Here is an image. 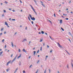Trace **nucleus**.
I'll return each instance as SVG.
<instances>
[{
  "label": "nucleus",
  "instance_id": "obj_39",
  "mask_svg": "<svg viewBox=\"0 0 73 73\" xmlns=\"http://www.w3.org/2000/svg\"><path fill=\"white\" fill-rule=\"evenodd\" d=\"M31 7V8H32V9L33 8V7L32 6L30 5Z\"/></svg>",
  "mask_w": 73,
  "mask_h": 73
},
{
  "label": "nucleus",
  "instance_id": "obj_45",
  "mask_svg": "<svg viewBox=\"0 0 73 73\" xmlns=\"http://www.w3.org/2000/svg\"><path fill=\"white\" fill-rule=\"evenodd\" d=\"M42 5L43 6V7H44V4H43V3H42Z\"/></svg>",
  "mask_w": 73,
  "mask_h": 73
},
{
  "label": "nucleus",
  "instance_id": "obj_1",
  "mask_svg": "<svg viewBox=\"0 0 73 73\" xmlns=\"http://www.w3.org/2000/svg\"><path fill=\"white\" fill-rule=\"evenodd\" d=\"M29 16L30 17L31 19L32 20L34 21L36 20V19L34 17H32V16L31 15V14H29Z\"/></svg>",
  "mask_w": 73,
  "mask_h": 73
},
{
  "label": "nucleus",
  "instance_id": "obj_46",
  "mask_svg": "<svg viewBox=\"0 0 73 73\" xmlns=\"http://www.w3.org/2000/svg\"><path fill=\"white\" fill-rule=\"evenodd\" d=\"M52 52H53V51H52V50H50V53H51Z\"/></svg>",
  "mask_w": 73,
  "mask_h": 73
},
{
  "label": "nucleus",
  "instance_id": "obj_3",
  "mask_svg": "<svg viewBox=\"0 0 73 73\" xmlns=\"http://www.w3.org/2000/svg\"><path fill=\"white\" fill-rule=\"evenodd\" d=\"M11 60H10L7 63V65H8V64H9V63H10V62H11Z\"/></svg>",
  "mask_w": 73,
  "mask_h": 73
},
{
  "label": "nucleus",
  "instance_id": "obj_29",
  "mask_svg": "<svg viewBox=\"0 0 73 73\" xmlns=\"http://www.w3.org/2000/svg\"><path fill=\"white\" fill-rule=\"evenodd\" d=\"M37 53H39V50H38L37 51Z\"/></svg>",
  "mask_w": 73,
  "mask_h": 73
},
{
  "label": "nucleus",
  "instance_id": "obj_61",
  "mask_svg": "<svg viewBox=\"0 0 73 73\" xmlns=\"http://www.w3.org/2000/svg\"><path fill=\"white\" fill-rule=\"evenodd\" d=\"M45 46V43H43V46Z\"/></svg>",
  "mask_w": 73,
  "mask_h": 73
},
{
  "label": "nucleus",
  "instance_id": "obj_7",
  "mask_svg": "<svg viewBox=\"0 0 73 73\" xmlns=\"http://www.w3.org/2000/svg\"><path fill=\"white\" fill-rule=\"evenodd\" d=\"M62 20H60V24H62Z\"/></svg>",
  "mask_w": 73,
  "mask_h": 73
},
{
  "label": "nucleus",
  "instance_id": "obj_21",
  "mask_svg": "<svg viewBox=\"0 0 73 73\" xmlns=\"http://www.w3.org/2000/svg\"><path fill=\"white\" fill-rule=\"evenodd\" d=\"M2 35H3V33H1L0 34V36H1Z\"/></svg>",
  "mask_w": 73,
  "mask_h": 73
},
{
  "label": "nucleus",
  "instance_id": "obj_5",
  "mask_svg": "<svg viewBox=\"0 0 73 73\" xmlns=\"http://www.w3.org/2000/svg\"><path fill=\"white\" fill-rule=\"evenodd\" d=\"M3 51L0 52V56H1V55L3 54Z\"/></svg>",
  "mask_w": 73,
  "mask_h": 73
},
{
  "label": "nucleus",
  "instance_id": "obj_30",
  "mask_svg": "<svg viewBox=\"0 0 73 73\" xmlns=\"http://www.w3.org/2000/svg\"><path fill=\"white\" fill-rule=\"evenodd\" d=\"M8 71H9V70L7 69L6 70V71L7 72H8Z\"/></svg>",
  "mask_w": 73,
  "mask_h": 73
},
{
  "label": "nucleus",
  "instance_id": "obj_32",
  "mask_svg": "<svg viewBox=\"0 0 73 73\" xmlns=\"http://www.w3.org/2000/svg\"><path fill=\"white\" fill-rule=\"evenodd\" d=\"M2 17H3L4 16V14H2Z\"/></svg>",
  "mask_w": 73,
  "mask_h": 73
},
{
  "label": "nucleus",
  "instance_id": "obj_27",
  "mask_svg": "<svg viewBox=\"0 0 73 73\" xmlns=\"http://www.w3.org/2000/svg\"><path fill=\"white\" fill-rule=\"evenodd\" d=\"M72 62H73V60H71V65H72V63L73 64V63H72Z\"/></svg>",
  "mask_w": 73,
  "mask_h": 73
},
{
  "label": "nucleus",
  "instance_id": "obj_10",
  "mask_svg": "<svg viewBox=\"0 0 73 73\" xmlns=\"http://www.w3.org/2000/svg\"><path fill=\"white\" fill-rule=\"evenodd\" d=\"M23 52H26V53H27V51L25 49H23Z\"/></svg>",
  "mask_w": 73,
  "mask_h": 73
},
{
  "label": "nucleus",
  "instance_id": "obj_15",
  "mask_svg": "<svg viewBox=\"0 0 73 73\" xmlns=\"http://www.w3.org/2000/svg\"><path fill=\"white\" fill-rule=\"evenodd\" d=\"M34 2H35L36 5H37V3L36 2V1H35V0H34Z\"/></svg>",
  "mask_w": 73,
  "mask_h": 73
},
{
  "label": "nucleus",
  "instance_id": "obj_51",
  "mask_svg": "<svg viewBox=\"0 0 73 73\" xmlns=\"http://www.w3.org/2000/svg\"><path fill=\"white\" fill-rule=\"evenodd\" d=\"M27 27H26L25 30H27Z\"/></svg>",
  "mask_w": 73,
  "mask_h": 73
},
{
  "label": "nucleus",
  "instance_id": "obj_20",
  "mask_svg": "<svg viewBox=\"0 0 73 73\" xmlns=\"http://www.w3.org/2000/svg\"><path fill=\"white\" fill-rule=\"evenodd\" d=\"M61 28L63 31H64V30L62 28V27H61Z\"/></svg>",
  "mask_w": 73,
  "mask_h": 73
},
{
  "label": "nucleus",
  "instance_id": "obj_24",
  "mask_svg": "<svg viewBox=\"0 0 73 73\" xmlns=\"http://www.w3.org/2000/svg\"><path fill=\"white\" fill-rule=\"evenodd\" d=\"M42 46H41L40 47V50H41V51L42 50Z\"/></svg>",
  "mask_w": 73,
  "mask_h": 73
},
{
  "label": "nucleus",
  "instance_id": "obj_35",
  "mask_svg": "<svg viewBox=\"0 0 73 73\" xmlns=\"http://www.w3.org/2000/svg\"><path fill=\"white\" fill-rule=\"evenodd\" d=\"M19 52H21V50H20V49H19Z\"/></svg>",
  "mask_w": 73,
  "mask_h": 73
},
{
  "label": "nucleus",
  "instance_id": "obj_2",
  "mask_svg": "<svg viewBox=\"0 0 73 73\" xmlns=\"http://www.w3.org/2000/svg\"><path fill=\"white\" fill-rule=\"evenodd\" d=\"M18 56V55H16L15 58L11 61V64L13 63V62H14V61H15V60H16V58Z\"/></svg>",
  "mask_w": 73,
  "mask_h": 73
},
{
  "label": "nucleus",
  "instance_id": "obj_55",
  "mask_svg": "<svg viewBox=\"0 0 73 73\" xmlns=\"http://www.w3.org/2000/svg\"><path fill=\"white\" fill-rule=\"evenodd\" d=\"M12 11H13L14 12H15V11L14 10H13Z\"/></svg>",
  "mask_w": 73,
  "mask_h": 73
},
{
  "label": "nucleus",
  "instance_id": "obj_12",
  "mask_svg": "<svg viewBox=\"0 0 73 73\" xmlns=\"http://www.w3.org/2000/svg\"><path fill=\"white\" fill-rule=\"evenodd\" d=\"M67 66V68H68V69H69V65L68 64H67L66 66Z\"/></svg>",
  "mask_w": 73,
  "mask_h": 73
},
{
  "label": "nucleus",
  "instance_id": "obj_41",
  "mask_svg": "<svg viewBox=\"0 0 73 73\" xmlns=\"http://www.w3.org/2000/svg\"><path fill=\"white\" fill-rule=\"evenodd\" d=\"M47 48H49V46H48V45H47Z\"/></svg>",
  "mask_w": 73,
  "mask_h": 73
},
{
  "label": "nucleus",
  "instance_id": "obj_48",
  "mask_svg": "<svg viewBox=\"0 0 73 73\" xmlns=\"http://www.w3.org/2000/svg\"><path fill=\"white\" fill-rule=\"evenodd\" d=\"M68 40L70 41V42H71V40H70V39H69Z\"/></svg>",
  "mask_w": 73,
  "mask_h": 73
},
{
  "label": "nucleus",
  "instance_id": "obj_40",
  "mask_svg": "<svg viewBox=\"0 0 73 73\" xmlns=\"http://www.w3.org/2000/svg\"><path fill=\"white\" fill-rule=\"evenodd\" d=\"M13 54H11V57H12V56H13Z\"/></svg>",
  "mask_w": 73,
  "mask_h": 73
},
{
  "label": "nucleus",
  "instance_id": "obj_59",
  "mask_svg": "<svg viewBox=\"0 0 73 73\" xmlns=\"http://www.w3.org/2000/svg\"><path fill=\"white\" fill-rule=\"evenodd\" d=\"M17 34V32H15V35H16Z\"/></svg>",
  "mask_w": 73,
  "mask_h": 73
},
{
  "label": "nucleus",
  "instance_id": "obj_60",
  "mask_svg": "<svg viewBox=\"0 0 73 73\" xmlns=\"http://www.w3.org/2000/svg\"><path fill=\"white\" fill-rule=\"evenodd\" d=\"M18 70V69L17 68V69H16L15 70L17 71V70Z\"/></svg>",
  "mask_w": 73,
  "mask_h": 73
},
{
  "label": "nucleus",
  "instance_id": "obj_56",
  "mask_svg": "<svg viewBox=\"0 0 73 73\" xmlns=\"http://www.w3.org/2000/svg\"><path fill=\"white\" fill-rule=\"evenodd\" d=\"M16 72H17L16 70H15V71H14V73H15Z\"/></svg>",
  "mask_w": 73,
  "mask_h": 73
},
{
  "label": "nucleus",
  "instance_id": "obj_17",
  "mask_svg": "<svg viewBox=\"0 0 73 73\" xmlns=\"http://www.w3.org/2000/svg\"><path fill=\"white\" fill-rule=\"evenodd\" d=\"M21 64V62H19V66H20Z\"/></svg>",
  "mask_w": 73,
  "mask_h": 73
},
{
  "label": "nucleus",
  "instance_id": "obj_62",
  "mask_svg": "<svg viewBox=\"0 0 73 73\" xmlns=\"http://www.w3.org/2000/svg\"><path fill=\"white\" fill-rule=\"evenodd\" d=\"M32 65H31L30 66V68H31V67H32Z\"/></svg>",
  "mask_w": 73,
  "mask_h": 73
},
{
  "label": "nucleus",
  "instance_id": "obj_36",
  "mask_svg": "<svg viewBox=\"0 0 73 73\" xmlns=\"http://www.w3.org/2000/svg\"><path fill=\"white\" fill-rule=\"evenodd\" d=\"M57 44H58V45H59V46H60V44H59V43L58 42Z\"/></svg>",
  "mask_w": 73,
  "mask_h": 73
},
{
  "label": "nucleus",
  "instance_id": "obj_4",
  "mask_svg": "<svg viewBox=\"0 0 73 73\" xmlns=\"http://www.w3.org/2000/svg\"><path fill=\"white\" fill-rule=\"evenodd\" d=\"M21 54H20L19 56L18 57L17 59H19V58L21 57Z\"/></svg>",
  "mask_w": 73,
  "mask_h": 73
},
{
  "label": "nucleus",
  "instance_id": "obj_49",
  "mask_svg": "<svg viewBox=\"0 0 73 73\" xmlns=\"http://www.w3.org/2000/svg\"><path fill=\"white\" fill-rule=\"evenodd\" d=\"M4 29L3 28H2L1 29V31H3Z\"/></svg>",
  "mask_w": 73,
  "mask_h": 73
},
{
  "label": "nucleus",
  "instance_id": "obj_9",
  "mask_svg": "<svg viewBox=\"0 0 73 73\" xmlns=\"http://www.w3.org/2000/svg\"><path fill=\"white\" fill-rule=\"evenodd\" d=\"M27 41V39L26 38L24 39L22 41V42H24V41Z\"/></svg>",
  "mask_w": 73,
  "mask_h": 73
},
{
  "label": "nucleus",
  "instance_id": "obj_44",
  "mask_svg": "<svg viewBox=\"0 0 73 73\" xmlns=\"http://www.w3.org/2000/svg\"><path fill=\"white\" fill-rule=\"evenodd\" d=\"M4 40H5L4 39H3L2 40V42H4Z\"/></svg>",
  "mask_w": 73,
  "mask_h": 73
},
{
  "label": "nucleus",
  "instance_id": "obj_57",
  "mask_svg": "<svg viewBox=\"0 0 73 73\" xmlns=\"http://www.w3.org/2000/svg\"><path fill=\"white\" fill-rule=\"evenodd\" d=\"M31 56H30L29 57V58H31Z\"/></svg>",
  "mask_w": 73,
  "mask_h": 73
},
{
  "label": "nucleus",
  "instance_id": "obj_50",
  "mask_svg": "<svg viewBox=\"0 0 73 73\" xmlns=\"http://www.w3.org/2000/svg\"><path fill=\"white\" fill-rule=\"evenodd\" d=\"M7 27H8V28H9V26H8V25H7Z\"/></svg>",
  "mask_w": 73,
  "mask_h": 73
},
{
  "label": "nucleus",
  "instance_id": "obj_64",
  "mask_svg": "<svg viewBox=\"0 0 73 73\" xmlns=\"http://www.w3.org/2000/svg\"><path fill=\"white\" fill-rule=\"evenodd\" d=\"M58 73H60V72H59V71H58Z\"/></svg>",
  "mask_w": 73,
  "mask_h": 73
},
{
  "label": "nucleus",
  "instance_id": "obj_53",
  "mask_svg": "<svg viewBox=\"0 0 73 73\" xmlns=\"http://www.w3.org/2000/svg\"><path fill=\"white\" fill-rule=\"evenodd\" d=\"M45 35H48V34L46 33H45Z\"/></svg>",
  "mask_w": 73,
  "mask_h": 73
},
{
  "label": "nucleus",
  "instance_id": "obj_6",
  "mask_svg": "<svg viewBox=\"0 0 73 73\" xmlns=\"http://www.w3.org/2000/svg\"><path fill=\"white\" fill-rule=\"evenodd\" d=\"M11 44L12 46H13V47H14V45H13V42H11Z\"/></svg>",
  "mask_w": 73,
  "mask_h": 73
},
{
  "label": "nucleus",
  "instance_id": "obj_31",
  "mask_svg": "<svg viewBox=\"0 0 73 73\" xmlns=\"http://www.w3.org/2000/svg\"><path fill=\"white\" fill-rule=\"evenodd\" d=\"M23 73H25V70H23Z\"/></svg>",
  "mask_w": 73,
  "mask_h": 73
},
{
  "label": "nucleus",
  "instance_id": "obj_33",
  "mask_svg": "<svg viewBox=\"0 0 73 73\" xmlns=\"http://www.w3.org/2000/svg\"><path fill=\"white\" fill-rule=\"evenodd\" d=\"M12 20H13V21H15V19H12Z\"/></svg>",
  "mask_w": 73,
  "mask_h": 73
},
{
  "label": "nucleus",
  "instance_id": "obj_28",
  "mask_svg": "<svg viewBox=\"0 0 73 73\" xmlns=\"http://www.w3.org/2000/svg\"><path fill=\"white\" fill-rule=\"evenodd\" d=\"M42 39H40V42H42Z\"/></svg>",
  "mask_w": 73,
  "mask_h": 73
},
{
  "label": "nucleus",
  "instance_id": "obj_23",
  "mask_svg": "<svg viewBox=\"0 0 73 73\" xmlns=\"http://www.w3.org/2000/svg\"><path fill=\"white\" fill-rule=\"evenodd\" d=\"M6 47H7V45H5V49L6 48Z\"/></svg>",
  "mask_w": 73,
  "mask_h": 73
},
{
  "label": "nucleus",
  "instance_id": "obj_8",
  "mask_svg": "<svg viewBox=\"0 0 73 73\" xmlns=\"http://www.w3.org/2000/svg\"><path fill=\"white\" fill-rule=\"evenodd\" d=\"M5 25H8V24L7 23V22H5Z\"/></svg>",
  "mask_w": 73,
  "mask_h": 73
},
{
  "label": "nucleus",
  "instance_id": "obj_54",
  "mask_svg": "<svg viewBox=\"0 0 73 73\" xmlns=\"http://www.w3.org/2000/svg\"><path fill=\"white\" fill-rule=\"evenodd\" d=\"M20 1L21 3H22V1L21 0H20Z\"/></svg>",
  "mask_w": 73,
  "mask_h": 73
},
{
  "label": "nucleus",
  "instance_id": "obj_52",
  "mask_svg": "<svg viewBox=\"0 0 73 73\" xmlns=\"http://www.w3.org/2000/svg\"><path fill=\"white\" fill-rule=\"evenodd\" d=\"M51 40H54V39L52 38H51Z\"/></svg>",
  "mask_w": 73,
  "mask_h": 73
},
{
  "label": "nucleus",
  "instance_id": "obj_63",
  "mask_svg": "<svg viewBox=\"0 0 73 73\" xmlns=\"http://www.w3.org/2000/svg\"><path fill=\"white\" fill-rule=\"evenodd\" d=\"M11 18H10L9 19V21H11Z\"/></svg>",
  "mask_w": 73,
  "mask_h": 73
},
{
  "label": "nucleus",
  "instance_id": "obj_26",
  "mask_svg": "<svg viewBox=\"0 0 73 73\" xmlns=\"http://www.w3.org/2000/svg\"><path fill=\"white\" fill-rule=\"evenodd\" d=\"M66 20H69V18H66L65 19Z\"/></svg>",
  "mask_w": 73,
  "mask_h": 73
},
{
  "label": "nucleus",
  "instance_id": "obj_47",
  "mask_svg": "<svg viewBox=\"0 0 73 73\" xmlns=\"http://www.w3.org/2000/svg\"><path fill=\"white\" fill-rule=\"evenodd\" d=\"M68 54H69V55H70V54L68 52L67 53Z\"/></svg>",
  "mask_w": 73,
  "mask_h": 73
},
{
  "label": "nucleus",
  "instance_id": "obj_37",
  "mask_svg": "<svg viewBox=\"0 0 73 73\" xmlns=\"http://www.w3.org/2000/svg\"><path fill=\"white\" fill-rule=\"evenodd\" d=\"M32 9H33V11H34V12L35 11V9H34V8H33Z\"/></svg>",
  "mask_w": 73,
  "mask_h": 73
},
{
  "label": "nucleus",
  "instance_id": "obj_43",
  "mask_svg": "<svg viewBox=\"0 0 73 73\" xmlns=\"http://www.w3.org/2000/svg\"><path fill=\"white\" fill-rule=\"evenodd\" d=\"M3 12H6V11H5V10H3Z\"/></svg>",
  "mask_w": 73,
  "mask_h": 73
},
{
  "label": "nucleus",
  "instance_id": "obj_22",
  "mask_svg": "<svg viewBox=\"0 0 73 73\" xmlns=\"http://www.w3.org/2000/svg\"><path fill=\"white\" fill-rule=\"evenodd\" d=\"M34 12L35 13L36 15H37V12H36L35 11H34Z\"/></svg>",
  "mask_w": 73,
  "mask_h": 73
},
{
  "label": "nucleus",
  "instance_id": "obj_42",
  "mask_svg": "<svg viewBox=\"0 0 73 73\" xmlns=\"http://www.w3.org/2000/svg\"><path fill=\"white\" fill-rule=\"evenodd\" d=\"M48 70H49V73H50V72H51L50 70V69H49Z\"/></svg>",
  "mask_w": 73,
  "mask_h": 73
},
{
  "label": "nucleus",
  "instance_id": "obj_16",
  "mask_svg": "<svg viewBox=\"0 0 73 73\" xmlns=\"http://www.w3.org/2000/svg\"><path fill=\"white\" fill-rule=\"evenodd\" d=\"M48 20V22H49V23H51V24L52 22H51V21L49 20Z\"/></svg>",
  "mask_w": 73,
  "mask_h": 73
},
{
  "label": "nucleus",
  "instance_id": "obj_19",
  "mask_svg": "<svg viewBox=\"0 0 73 73\" xmlns=\"http://www.w3.org/2000/svg\"><path fill=\"white\" fill-rule=\"evenodd\" d=\"M29 20V21H31V19H30V17H28Z\"/></svg>",
  "mask_w": 73,
  "mask_h": 73
},
{
  "label": "nucleus",
  "instance_id": "obj_11",
  "mask_svg": "<svg viewBox=\"0 0 73 73\" xmlns=\"http://www.w3.org/2000/svg\"><path fill=\"white\" fill-rule=\"evenodd\" d=\"M36 51H34V56H35V54H36Z\"/></svg>",
  "mask_w": 73,
  "mask_h": 73
},
{
  "label": "nucleus",
  "instance_id": "obj_38",
  "mask_svg": "<svg viewBox=\"0 0 73 73\" xmlns=\"http://www.w3.org/2000/svg\"><path fill=\"white\" fill-rule=\"evenodd\" d=\"M31 23L32 25L33 24V21H31Z\"/></svg>",
  "mask_w": 73,
  "mask_h": 73
},
{
  "label": "nucleus",
  "instance_id": "obj_34",
  "mask_svg": "<svg viewBox=\"0 0 73 73\" xmlns=\"http://www.w3.org/2000/svg\"><path fill=\"white\" fill-rule=\"evenodd\" d=\"M11 8L9 9V11H11Z\"/></svg>",
  "mask_w": 73,
  "mask_h": 73
},
{
  "label": "nucleus",
  "instance_id": "obj_25",
  "mask_svg": "<svg viewBox=\"0 0 73 73\" xmlns=\"http://www.w3.org/2000/svg\"><path fill=\"white\" fill-rule=\"evenodd\" d=\"M5 4H8V2H7L6 1H5Z\"/></svg>",
  "mask_w": 73,
  "mask_h": 73
},
{
  "label": "nucleus",
  "instance_id": "obj_58",
  "mask_svg": "<svg viewBox=\"0 0 73 73\" xmlns=\"http://www.w3.org/2000/svg\"><path fill=\"white\" fill-rule=\"evenodd\" d=\"M54 17H56V15H55V14H54Z\"/></svg>",
  "mask_w": 73,
  "mask_h": 73
},
{
  "label": "nucleus",
  "instance_id": "obj_18",
  "mask_svg": "<svg viewBox=\"0 0 73 73\" xmlns=\"http://www.w3.org/2000/svg\"><path fill=\"white\" fill-rule=\"evenodd\" d=\"M46 69H45V71H44V73H46Z\"/></svg>",
  "mask_w": 73,
  "mask_h": 73
},
{
  "label": "nucleus",
  "instance_id": "obj_13",
  "mask_svg": "<svg viewBox=\"0 0 73 73\" xmlns=\"http://www.w3.org/2000/svg\"><path fill=\"white\" fill-rule=\"evenodd\" d=\"M59 47L60 48H62V46H61V45L59 46Z\"/></svg>",
  "mask_w": 73,
  "mask_h": 73
},
{
  "label": "nucleus",
  "instance_id": "obj_14",
  "mask_svg": "<svg viewBox=\"0 0 73 73\" xmlns=\"http://www.w3.org/2000/svg\"><path fill=\"white\" fill-rule=\"evenodd\" d=\"M41 33L42 34H44V32L43 31H42L41 32Z\"/></svg>",
  "mask_w": 73,
  "mask_h": 73
}]
</instances>
